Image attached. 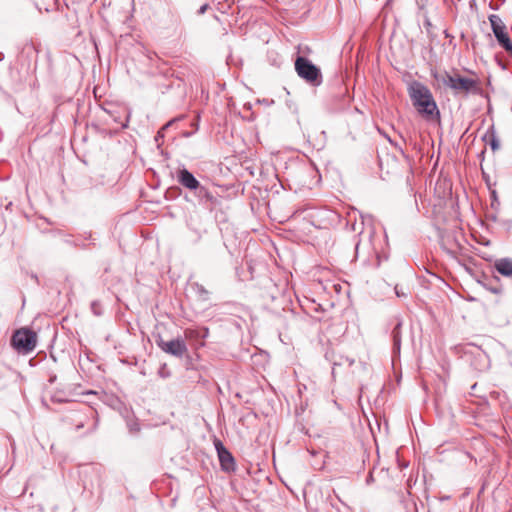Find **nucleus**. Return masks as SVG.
<instances>
[{
    "instance_id": "obj_1",
    "label": "nucleus",
    "mask_w": 512,
    "mask_h": 512,
    "mask_svg": "<svg viewBox=\"0 0 512 512\" xmlns=\"http://www.w3.org/2000/svg\"><path fill=\"white\" fill-rule=\"evenodd\" d=\"M431 74L434 78V87L439 89L450 88L456 94H468L480 89V81L476 76L464 77L459 74H450L442 66H434Z\"/></svg>"
},
{
    "instance_id": "obj_2",
    "label": "nucleus",
    "mask_w": 512,
    "mask_h": 512,
    "mask_svg": "<svg viewBox=\"0 0 512 512\" xmlns=\"http://www.w3.org/2000/svg\"><path fill=\"white\" fill-rule=\"evenodd\" d=\"M408 94L417 112L426 120L439 119L440 112L430 89L414 81L408 87Z\"/></svg>"
},
{
    "instance_id": "obj_3",
    "label": "nucleus",
    "mask_w": 512,
    "mask_h": 512,
    "mask_svg": "<svg viewBox=\"0 0 512 512\" xmlns=\"http://www.w3.org/2000/svg\"><path fill=\"white\" fill-rule=\"evenodd\" d=\"M11 343L18 352L28 353L36 347L37 335L28 328H21L13 334Z\"/></svg>"
},
{
    "instance_id": "obj_4",
    "label": "nucleus",
    "mask_w": 512,
    "mask_h": 512,
    "mask_svg": "<svg viewBox=\"0 0 512 512\" xmlns=\"http://www.w3.org/2000/svg\"><path fill=\"white\" fill-rule=\"evenodd\" d=\"M489 21L492 27V31L498 40L499 44L508 52L512 54V40L510 39L506 26L502 19L495 14L489 16Z\"/></svg>"
},
{
    "instance_id": "obj_5",
    "label": "nucleus",
    "mask_w": 512,
    "mask_h": 512,
    "mask_svg": "<svg viewBox=\"0 0 512 512\" xmlns=\"http://www.w3.org/2000/svg\"><path fill=\"white\" fill-rule=\"evenodd\" d=\"M156 343L163 352L173 355L175 357L181 358L188 352L185 341L182 338H176L173 340L166 341L159 336L156 339Z\"/></svg>"
},
{
    "instance_id": "obj_6",
    "label": "nucleus",
    "mask_w": 512,
    "mask_h": 512,
    "mask_svg": "<svg viewBox=\"0 0 512 512\" xmlns=\"http://www.w3.org/2000/svg\"><path fill=\"white\" fill-rule=\"evenodd\" d=\"M298 75L312 85H319L322 80L317 66H295Z\"/></svg>"
},
{
    "instance_id": "obj_7",
    "label": "nucleus",
    "mask_w": 512,
    "mask_h": 512,
    "mask_svg": "<svg viewBox=\"0 0 512 512\" xmlns=\"http://www.w3.org/2000/svg\"><path fill=\"white\" fill-rule=\"evenodd\" d=\"M218 458L221 468L225 471H233L235 469V460L232 454L224 447L221 441H215Z\"/></svg>"
},
{
    "instance_id": "obj_8",
    "label": "nucleus",
    "mask_w": 512,
    "mask_h": 512,
    "mask_svg": "<svg viewBox=\"0 0 512 512\" xmlns=\"http://www.w3.org/2000/svg\"><path fill=\"white\" fill-rule=\"evenodd\" d=\"M177 179L182 186L189 190L200 187L199 181L187 169H180L177 173Z\"/></svg>"
},
{
    "instance_id": "obj_9",
    "label": "nucleus",
    "mask_w": 512,
    "mask_h": 512,
    "mask_svg": "<svg viewBox=\"0 0 512 512\" xmlns=\"http://www.w3.org/2000/svg\"><path fill=\"white\" fill-rule=\"evenodd\" d=\"M494 267L501 275L512 277V260L506 258L499 259L495 262Z\"/></svg>"
},
{
    "instance_id": "obj_10",
    "label": "nucleus",
    "mask_w": 512,
    "mask_h": 512,
    "mask_svg": "<svg viewBox=\"0 0 512 512\" xmlns=\"http://www.w3.org/2000/svg\"><path fill=\"white\" fill-rule=\"evenodd\" d=\"M294 64H311V62L305 58L304 56H297V58L295 59V62Z\"/></svg>"
},
{
    "instance_id": "obj_11",
    "label": "nucleus",
    "mask_w": 512,
    "mask_h": 512,
    "mask_svg": "<svg viewBox=\"0 0 512 512\" xmlns=\"http://www.w3.org/2000/svg\"><path fill=\"white\" fill-rule=\"evenodd\" d=\"M399 327L400 325H397L393 330V337H394V344H399Z\"/></svg>"
},
{
    "instance_id": "obj_12",
    "label": "nucleus",
    "mask_w": 512,
    "mask_h": 512,
    "mask_svg": "<svg viewBox=\"0 0 512 512\" xmlns=\"http://www.w3.org/2000/svg\"><path fill=\"white\" fill-rule=\"evenodd\" d=\"M184 334H185V338L190 339L196 334V332L194 330L187 329V330H185Z\"/></svg>"
},
{
    "instance_id": "obj_13",
    "label": "nucleus",
    "mask_w": 512,
    "mask_h": 512,
    "mask_svg": "<svg viewBox=\"0 0 512 512\" xmlns=\"http://www.w3.org/2000/svg\"><path fill=\"white\" fill-rule=\"evenodd\" d=\"M53 399H54L55 401H57V402H65V401H67V399H65V398H63V397H61V396H57V395H54V396H53Z\"/></svg>"
},
{
    "instance_id": "obj_14",
    "label": "nucleus",
    "mask_w": 512,
    "mask_h": 512,
    "mask_svg": "<svg viewBox=\"0 0 512 512\" xmlns=\"http://www.w3.org/2000/svg\"><path fill=\"white\" fill-rule=\"evenodd\" d=\"M205 197L209 200H212L213 199V196L211 195V193H209L208 191H205Z\"/></svg>"
}]
</instances>
